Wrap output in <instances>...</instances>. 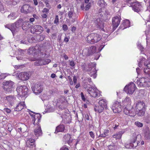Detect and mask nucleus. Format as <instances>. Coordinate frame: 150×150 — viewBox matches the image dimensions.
Instances as JSON below:
<instances>
[{
    "label": "nucleus",
    "mask_w": 150,
    "mask_h": 150,
    "mask_svg": "<svg viewBox=\"0 0 150 150\" xmlns=\"http://www.w3.org/2000/svg\"><path fill=\"white\" fill-rule=\"evenodd\" d=\"M82 70L86 71L90 76L95 79L97 76V70L96 69V64L94 63H89L86 65L85 63H82L81 65Z\"/></svg>",
    "instance_id": "nucleus-1"
},
{
    "label": "nucleus",
    "mask_w": 150,
    "mask_h": 150,
    "mask_svg": "<svg viewBox=\"0 0 150 150\" xmlns=\"http://www.w3.org/2000/svg\"><path fill=\"white\" fill-rule=\"evenodd\" d=\"M101 39V36L98 33H92L87 37L88 42L93 44L97 43L100 41Z\"/></svg>",
    "instance_id": "nucleus-2"
},
{
    "label": "nucleus",
    "mask_w": 150,
    "mask_h": 150,
    "mask_svg": "<svg viewBox=\"0 0 150 150\" xmlns=\"http://www.w3.org/2000/svg\"><path fill=\"white\" fill-rule=\"evenodd\" d=\"M145 105L143 101H138L136 103L135 108L137 111H138V115L142 116L144 114V108Z\"/></svg>",
    "instance_id": "nucleus-3"
},
{
    "label": "nucleus",
    "mask_w": 150,
    "mask_h": 150,
    "mask_svg": "<svg viewBox=\"0 0 150 150\" xmlns=\"http://www.w3.org/2000/svg\"><path fill=\"white\" fill-rule=\"evenodd\" d=\"M137 83L140 87H149L150 86V79L142 77L137 80Z\"/></svg>",
    "instance_id": "nucleus-4"
},
{
    "label": "nucleus",
    "mask_w": 150,
    "mask_h": 150,
    "mask_svg": "<svg viewBox=\"0 0 150 150\" xmlns=\"http://www.w3.org/2000/svg\"><path fill=\"white\" fill-rule=\"evenodd\" d=\"M37 50L35 47H30L28 50V53L30 55L33 56L29 58V60L31 61H35L37 59L38 55H37Z\"/></svg>",
    "instance_id": "nucleus-5"
},
{
    "label": "nucleus",
    "mask_w": 150,
    "mask_h": 150,
    "mask_svg": "<svg viewBox=\"0 0 150 150\" xmlns=\"http://www.w3.org/2000/svg\"><path fill=\"white\" fill-rule=\"evenodd\" d=\"M28 88L25 86H18L16 89L18 95L20 96H25L28 93Z\"/></svg>",
    "instance_id": "nucleus-6"
},
{
    "label": "nucleus",
    "mask_w": 150,
    "mask_h": 150,
    "mask_svg": "<svg viewBox=\"0 0 150 150\" xmlns=\"http://www.w3.org/2000/svg\"><path fill=\"white\" fill-rule=\"evenodd\" d=\"M2 88L7 93L11 92L13 88L14 83L11 81H6L3 83Z\"/></svg>",
    "instance_id": "nucleus-7"
},
{
    "label": "nucleus",
    "mask_w": 150,
    "mask_h": 150,
    "mask_svg": "<svg viewBox=\"0 0 150 150\" xmlns=\"http://www.w3.org/2000/svg\"><path fill=\"white\" fill-rule=\"evenodd\" d=\"M131 0H127L128 3H129L130 1ZM128 5L129 6H131L132 8V9L134 11L137 12H139L141 10L142 7L141 5L138 2L130 3L128 4Z\"/></svg>",
    "instance_id": "nucleus-8"
},
{
    "label": "nucleus",
    "mask_w": 150,
    "mask_h": 150,
    "mask_svg": "<svg viewBox=\"0 0 150 150\" xmlns=\"http://www.w3.org/2000/svg\"><path fill=\"white\" fill-rule=\"evenodd\" d=\"M86 90L91 97L95 98L98 95L99 91L95 87H89L86 89Z\"/></svg>",
    "instance_id": "nucleus-9"
},
{
    "label": "nucleus",
    "mask_w": 150,
    "mask_h": 150,
    "mask_svg": "<svg viewBox=\"0 0 150 150\" xmlns=\"http://www.w3.org/2000/svg\"><path fill=\"white\" fill-rule=\"evenodd\" d=\"M94 24L93 25V26L92 27L91 29L92 30H94L98 29H100L101 30H104L103 27L104 24L102 21H101L100 18H98L97 19L94 21Z\"/></svg>",
    "instance_id": "nucleus-10"
},
{
    "label": "nucleus",
    "mask_w": 150,
    "mask_h": 150,
    "mask_svg": "<svg viewBox=\"0 0 150 150\" xmlns=\"http://www.w3.org/2000/svg\"><path fill=\"white\" fill-rule=\"evenodd\" d=\"M136 88V87L135 84L132 82L125 87L124 90L127 93L132 94Z\"/></svg>",
    "instance_id": "nucleus-11"
},
{
    "label": "nucleus",
    "mask_w": 150,
    "mask_h": 150,
    "mask_svg": "<svg viewBox=\"0 0 150 150\" xmlns=\"http://www.w3.org/2000/svg\"><path fill=\"white\" fill-rule=\"evenodd\" d=\"M34 10V8L30 5L25 4L23 5L21 9V12L25 14L30 13Z\"/></svg>",
    "instance_id": "nucleus-12"
},
{
    "label": "nucleus",
    "mask_w": 150,
    "mask_h": 150,
    "mask_svg": "<svg viewBox=\"0 0 150 150\" xmlns=\"http://www.w3.org/2000/svg\"><path fill=\"white\" fill-rule=\"evenodd\" d=\"M98 16L100 18H103L102 19L105 20L110 18V15L108 11L104 9H100L99 11Z\"/></svg>",
    "instance_id": "nucleus-13"
},
{
    "label": "nucleus",
    "mask_w": 150,
    "mask_h": 150,
    "mask_svg": "<svg viewBox=\"0 0 150 150\" xmlns=\"http://www.w3.org/2000/svg\"><path fill=\"white\" fill-rule=\"evenodd\" d=\"M112 109L115 113L121 112L122 110V108L120 103L118 101L115 102L113 104Z\"/></svg>",
    "instance_id": "nucleus-14"
},
{
    "label": "nucleus",
    "mask_w": 150,
    "mask_h": 150,
    "mask_svg": "<svg viewBox=\"0 0 150 150\" xmlns=\"http://www.w3.org/2000/svg\"><path fill=\"white\" fill-rule=\"evenodd\" d=\"M143 63L144 64V66L150 68V58L146 59L145 58L141 57L139 63V67H142Z\"/></svg>",
    "instance_id": "nucleus-15"
},
{
    "label": "nucleus",
    "mask_w": 150,
    "mask_h": 150,
    "mask_svg": "<svg viewBox=\"0 0 150 150\" xmlns=\"http://www.w3.org/2000/svg\"><path fill=\"white\" fill-rule=\"evenodd\" d=\"M121 17L120 16H116L112 18V22L114 28H116L120 23Z\"/></svg>",
    "instance_id": "nucleus-16"
},
{
    "label": "nucleus",
    "mask_w": 150,
    "mask_h": 150,
    "mask_svg": "<svg viewBox=\"0 0 150 150\" xmlns=\"http://www.w3.org/2000/svg\"><path fill=\"white\" fill-rule=\"evenodd\" d=\"M83 87L86 89L87 88L91 86L90 85L92 83L91 78L89 77H86L83 80Z\"/></svg>",
    "instance_id": "nucleus-17"
},
{
    "label": "nucleus",
    "mask_w": 150,
    "mask_h": 150,
    "mask_svg": "<svg viewBox=\"0 0 150 150\" xmlns=\"http://www.w3.org/2000/svg\"><path fill=\"white\" fill-rule=\"evenodd\" d=\"M124 113L130 116H132L134 115V109L132 108L125 107L124 110Z\"/></svg>",
    "instance_id": "nucleus-18"
},
{
    "label": "nucleus",
    "mask_w": 150,
    "mask_h": 150,
    "mask_svg": "<svg viewBox=\"0 0 150 150\" xmlns=\"http://www.w3.org/2000/svg\"><path fill=\"white\" fill-rule=\"evenodd\" d=\"M125 132V130H122L112 135V137L116 140L120 139L121 138L122 135Z\"/></svg>",
    "instance_id": "nucleus-19"
},
{
    "label": "nucleus",
    "mask_w": 150,
    "mask_h": 150,
    "mask_svg": "<svg viewBox=\"0 0 150 150\" xmlns=\"http://www.w3.org/2000/svg\"><path fill=\"white\" fill-rule=\"evenodd\" d=\"M68 15L69 18L72 22H74L75 21L77 17L75 13L72 11H69L68 13Z\"/></svg>",
    "instance_id": "nucleus-20"
},
{
    "label": "nucleus",
    "mask_w": 150,
    "mask_h": 150,
    "mask_svg": "<svg viewBox=\"0 0 150 150\" xmlns=\"http://www.w3.org/2000/svg\"><path fill=\"white\" fill-rule=\"evenodd\" d=\"M19 76L21 79L23 81L28 80L30 76L28 73L27 72H22L20 74Z\"/></svg>",
    "instance_id": "nucleus-21"
},
{
    "label": "nucleus",
    "mask_w": 150,
    "mask_h": 150,
    "mask_svg": "<svg viewBox=\"0 0 150 150\" xmlns=\"http://www.w3.org/2000/svg\"><path fill=\"white\" fill-rule=\"evenodd\" d=\"M25 106V105L24 102H20L15 108V110L16 111H20Z\"/></svg>",
    "instance_id": "nucleus-22"
},
{
    "label": "nucleus",
    "mask_w": 150,
    "mask_h": 150,
    "mask_svg": "<svg viewBox=\"0 0 150 150\" xmlns=\"http://www.w3.org/2000/svg\"><path fill=\"white\" fill-rule=\"evenodd\" d=\"M64 141L69 144L71 143L73 139L71 138V135L67 134L64 135Z\"/></svg>",
    "instance_id": "nucleus-23"
},
{
    "label": "nucleus",
    "mask_w": 150,
    "mask_h": 150,
    "mask_svg": "<svg viewBox=\"0 0 150 150\" xmlns=\"http://www.w3.org/2000/svg\"><path fill=\"white\" fill-rule=\"evenodd\" d=\"M51 60L48 59H38V65H46L49 64L51 62Z\"/></svg>",
    "instance_id": "nucleus-24"
},
{
    "label": "nucleus",
    "mask_w": 150,
    "mask_h": 150,
    "mask_svg": "<svg viewBox=\"0 0 150 150\" xmlns=\"http://www.w3.org/2000/svg\"><path fill=\"white\" fill-rule=\"evenodd\" d=\"M29 22H24L23 23L22 28L23 30H27L31 27Z\"/></svg>",
    "instance_id": "nucleus-25"
},
{
    "label": "nucleus",
    "mask_w": 150,
    "mask_h": 150,
    "mask_svg": "<svg viewBox=\"0 0 150 150\" xmlns=\"http://www.w3.org/2000/svg\"><path fill=\"white\" fill-rule=\"evenodd\" d=\"M137 146V143H135V144L132 142L126 143L125 144V147L127 149H131L133 147H136Z\"/></svg>",
    "instance_id": "nucleus-26"
},
{
    "label": "nucleus",
    "mask_w": 150,
    "mask_h": 150,
    "mask_svg": "<svg viewBox=\"0 0 150 150\" xmlns=\"http://www.w3.org/2000/svg\"><path fill=\"white\" fill-rule=\"evenodd\" d=\"M65 130V127L64 125H60L56 128L55 133L63 132Z\"/></svg>",
    "instance_id": "nucleus-27"
},
{
    "label": "nucleus",
    "mask_w": 150,
    "mask_h": 150,
    "mask_svg": "<svg viewBox=\"0 0 150 150\" xmlns=\"http://www.w3.org/2000/svg\"><path fill=\"white\" fill-rule=\"evenodd\" d=\"M96 47L95 46H91L88 49V55L92 54L95 53L96 52Z\"/></svg>",
    "instance_id": "nucleus-28"
},
{
    "label": "nucleus",
    "mask_w": 150,
    "mask_h": 150,
    "mask_svg": "<svg viewBox=\"0 0 150 150\" xmlns=\"http://www.w3.org/2000/svg\"><path fill=\"white\" fill-rule=\"evenodd\" d=\"M99 104L103 107L104 108H106L107 107V101L106 100L103 99L100 100L99 101Z\"/></svg>",
    "instance_id": "nucleus-29"
},
{
    "label": "nucleus",
    "mask_w": 150,
    "mask_h": 150,
    "mask_svg": "<svg viewBox=\"0 0 150 150\" xmlns=\"http://www.w3.org/2000/svg\"><path fill=\"white\" fill-rule=\"evenodd\" d=\"M140 135L136 136V134H134L131 137L130 139V142H132V143L135 144V143H137V142H136L137 137H140Z\"/></svg>",
    "instance_id": "nucleus-30"
},
{
    "label": "nucleus",
    "mask_w": 150,
    "mask_h": 150,
    "mask_svg": "<svg viewBox=\"0 0 150 150\" xmlns=\"http://www.w3.org/2000/svg\"><path fill=\"white\" fill-rule=\"evenodd\" d=\"M104 109V108L103 107L100 105H99L96 106L94 107L95 111L99 113H101L102 112Z\"/></svg>",
    "instance_id": "nucleus-31"
},
{
    "label": "nucleus",
    "mask_w": 150,
    "mask_h": 150,
    "mask_svg": "<svg viewBox=\"0 0 150 150\" xmlns=\"http://www.w3.org/2000/svg\"><path fill=\"white\" fill-rule=\"evenodd\" d=\"M35 142V140L33 138L29 139L26 142V145L27 146H32L33 145Z\"/></svg>",
    "instance_id": "nucleus-32"
},
{
    "label": "nucleus",
    "mask_w": 150,
    "mask_h": 150,
    "mask_svg": "<svg viewBox=\"0 0 150 150\" xmlns=\"http://www.w3.org/2000/svg\"><path fill=\"white\" fill-rule=\"evenodd\" d=\"M10 30L11 31L13 34V35L14 33L18 31L19 30L18 29V28L16 27V26L13 23L11 24Z\"/></svg>",
    "instance_id": "nucleus-33"
},
{
    "label": "nucleus",
    "mask_w": 150,
    "mask_h": 150,
    "mask_svg": "<svg viewBox=\"0 0 150 150\" xmlns=\"http://www.w3.org/2000/svg\"><path fill=\"white\" fill-rule=\"evenodd\" d=\"M22 22L23 20L22 19H19L14 23L16 27L18 28V30L21 28L22 25Z\"/></svg>",
    "instance_id": "nucleus-34"
},
{
    "label": "nucleus",
    "mask_w": 150,
    "mask_h": 150,
    "mask_svg": "<svg viewBox=\"0 0 150 150\" xmlns=\"http://www.w3.org/2000/svg\"><path fill=\"white\" fill-rule=\"evenodd\" d=\"M98 4L99 6L103 8L106 6L107 5L104 0H98Z\"/></svg>",
    "instance_id": "nucleus-35"
},
{
    "label": "nucleus",
    "mask_w": 150,
    "mask_h": 150,
    "mask_svg": "<svg viewBox=\"0 0 150 150\" xmlns=\"http://www.w3.org/2000/svg\"><path fill=\"white\" fill-rule=\"evenodd\" d=\"M68 115H69L67 116V117H65V116L64 115L62 116V118L63 119V120H64L66 123H69V122L71 121L70 118H71V116L69 114H68Z\"/></svg>",
    "instance_id": "nucleus-36"
},
{
    "label": "nucleus",
    "mask_w": 150,
    "mask_h": 150,
    "mask_svg": "<svg viewBox=\"0 0 150 150\" xmlns=\"http://www.w3.org/2000/svg\"><path fill=\"white\" fill-rule=\"evenodd\" d=\"M131 102V99L129 97H127L123 101V103L124 104L126 105V104H130Z\"/></svg>",
    "instance_id": "nucleus-37"
},
{
    "label": "nucleus",
    "mask_w": 150,
    "mask_h": 150,
    "mask_svg": "<svg viewBox=\"0 0 150 150\" xmlns=\"http://www.w3.org/2000/svg\"><path fill=\"white\" fill-rule=\"evenodd\" d=\"M145 138L146 139H149L150 138L149 130L148 129H146L144 133Z\"/></svg>",
    "instance_id": "nucleus-38"
},
{
    "label": "nucleus",
    "mask_w": 150,
    "mask_h": 150,
    "mask_svg": "<svg viewBox=\"0 0 150 150\" xmlns=\"http://www.w3.org/2000/svg\"><path fill=\"white\" fill-rule=\"evenodd\" d=\"M15 99V98L13 96H9L6 97V99L10 102H12Z\"/></svg>",
    "instance_id": "nucleus-39"
},
{
    "label": "nucleus",
    "mask_w": 150,
    "mask_h": 150,
    "mask_svg": "<svg viewBox=\"0 0 150 150\" xmlns=\"http://www.w3.org/2000/svg\"><path fill=\"white\" fill-rule=\"evenodd\" d=\"M8 17L10 20H14L16 18L17 16L15 15V13L12 12L8 15Z\"/></svg>",
    "instance_id": "nucleus-40"
},
{
    "label": "nucleus",
    "mask_w": 150,
    "mask_h": 150,
    "mask_svg": "<svg viewBox=\"0 0 150 150\" xmlns=\"http://www.w3.org/2000/svg\"><path fill=\"white\" fill-rule=\"evenodd\" d=\"M65 102L64 98V96H61L57 100V105L63 103Z\"/></svg>",
    "instance_id": "nucleus-41"
},
{
    "label": "nucleus",
    "mask_w": 150,
    "mask_h": 150,
    "mask_svg": "<svg viewBox=\"0 0 150 150\" xmlns=\"http://www.w3.org/2000/svg\"><path fill=\"white\" fill-rule=\"evenodd\" d=\"M30 31L31 33H35L36 32L38 31V25H35L32 27L31 28Z\"/></svg>",
    "instance_id": "nucleus-42"
},
{
    "label": "nucleus",
    "mask_w": 150,
    "mask_h": 150,
    "mask_svg": "<svg viewBox=\"0 0 150 150\" xmlns=\"http://www.w3.org/2000/svg\"><path fill=\"white\" fill-rule=\"evenodd\" d=\"M37 84H33L32 85L31 87L32 91L34 93L36 94V95H37V93H38V90L36 88V87L37 86Z\"/></svg>",
    "instance_id": "nucleus-43"
},
{
    "label": "nucleus",
    "mask_w": 150,
    "mask_h": 150,
    "mask_svg": "<svg viewBox=\"0 0 150 150\" xmlns=\"http://www.w3.org/2000/svg\"><path fill=\"white\" fill-rule=\"evenodd\" d=\"M66 102H64L63 103H60L59 104H57V105L58 106V107L61 109H63L66 108Z\"/></svg>",
    "instance_id": "nucleus-44"
},
{
    "label": "nucleus",
    "mask_w": 150,
    "mask_h": 150,
    "mask_svg": "<svg viewBox=\"0 0 150 150\" xmlns=\"http://www.w3.org/2000/svg\"><path fill=\"white\" fill-rule=\"evenodd\" d=\"M31 112V113L30 112L29 113H30V115L31 116H32V117H33V119L32 120V122H33V124H34V125H36L37 123H36L35 122V121L36 120V119H35V115H33V114H32V113H33V114H35V113L33 112Z\"/></svg>",
    "instance_id": "nucleus-45"
},
{
    "label": "nucleus",
    "mask_w": 150,
    "mask_h": 150,
    "mask_svg": "<svg viewBox=\"0 0 150 150\" xmlns=\"http://www.w3.org/2000/svg\"><path fill=\"white\" fill-rule=\"evenodd\" d=\"M144 72L145 74L147 75L150 76V68H144Z\"/></svg>",
    "instance_id": "nucleus-46"
},
{
    "label": "nucleus",
    "mask_w": 150,
    "mask_h": 150,
    "mask_svg": "<svg viewBox=\"0 0 150 150\" xmlns=\"http://www.w3.org/2000/svg\"><path fill=\"white\" fill-rule=\"evenodd\" d=\"M38 136L42 135V133L41 129V127L40 125L38 124Z\"/></svg>",
    "instance_id": "nucleus-47"
},
{
    "label": "nucleus",
    "mask_w": 150,
    "mask_h": 150,
    "mask_svg": "<svg viewBox=\"0 0 150 150\" xmlns=\"http://www.w3.org/2000/svg\"><path fill=\"white\" fill-rule=\"evenodd\" d=\"M125 23H124V25L126 26L125 28L127 27H129L130 26V22L128 20H126L125 21Z\"/></svg>",
    "instance_id": "nucleus-48"
},
{
    "label": "nucleus",
    "mask_w": 150,
    "mask_h": 150,
    "mask_svg": "<svg viewBox=\"0 0 150 150\" xmlns=\"http://www.w3.org/2000/svg\"><path fill=\"white\" fill-rule=\"evenodd\" d=\"M4 112H5L7 114H10L11 112V110L8 108H5L4 109Z\"/></svg>",
    "instance_id": "nucleus-49"
},
{
    "label": "nucleus",
    "mask_w": 150,
    "mask_h": 150,
    "mask_svg": "<svg viewBox=\"0 0 150 150\" xmlns=\"http://www.w3.org/2000/svg\"><path fill=\"white\" fill-rule=\"evenodd\" d=\"M91 3H89L87 5H86L85 7V10L86 11H87L91 7Z\"/></svg>",
    "instance_id": "nucleus-50"
},
{
    "label": "nucleus",
    "mask_w": 150,
    "mask_h": 150,
    "mask_svg": "<svg viewBox=\"0 0 150 150\" xmlns=\"http://www.w3.org/2000/svg\"><path fill=\"white\" fill-rule=\"evenodd\" d=\"M43 89V86L42 85H40L39 87H38V93H40L41 92Z\"/></svg>",
    "instance_id": "nucleus-51"
},
{
    "label": "nucleus",
    "mask_w": 150,
    "mask_h": 150,
    "mask_svg": "<svg viewBox=\"0 0 150 150\" xmlns=\"http://www.w3.org/2000/svg\"><path fill=\"white\" fill-rule=\"evenodd\" d=\"M59 18L58 15H56L55 16V20H54V23L56 25L58 24Z\"/></svg>",
    "instance_id": "nucleus-52"
},
{
    "label": "nucleus",
    "mask_w": 150,
    "mask_h": 150,
    "mask_svg": "<svg viewBox=\"0 0 150 150\" xmlns=\"http://www.w3.org/2000/svg\"><path fill=\"white\" fill-rule=\"evenodd\" d=\"M135 123L136 126L139 127H142L143 126L142 123L139 122H135Z\"/></svg>",
    "instance_id": "nucleus-53"
},
{
    "label": "nucleus",
    "mask_w": 150,
    "mask_h": 150,
    "mask_svg": "<svg viewBox=\"0 0 150 150\" xmlns=\"http://www.w3.org/2000/svg\"><path fill=\"white\" fill-rule=\"evenodd\" d=\"M20 1V0H13L11 4L13 5H15L19 2Z\"/></svg>",
    "instance_id": "nucleus-54"
},
{
    "label": "nucleus",
    "mask_w": 150,
    "mask_h": 150,
    "mask_svg": "<svg viewBox=\"0 0 150 150\" xmlns=\"http://www.w3.org/2000/svg\"><path fill=\"white\" fill-rule=\"evenodd\" d=\"M108 148L110 150H115V146L110 145L108 146Z\"/></svg>",
    "instance_id": "nucleus-55"
},
{
    "label": "nucleus",
    "mask_w": 150,
    "mask_h": 150,
    "mask_svg": "<svg viewBox=\"0 0 150 150\" xmlns=\"http://www.w3.org/2000/svg\"><path fill=\"white\" fill-rule=\"evenodd\" d=\"M4 8L2 4H0V11L1 12H4Z\"/></svg>",
    "instance_id": "nucleus-56"
},
{
    "label": "nucleus",
    "mask_w": 150,
    "mask_h": 150,
    "mask_svg": "<svg viewBox=\"0 0 150 150\" xmlns=\"http://www.w3.org/2000/svg\"><path fill=\"white\" fill-rule=\"evenodd\" d=\"M43 29L42 27L38 25V32H40V33L43 31Z\"/></svg>",
    "instance_id": "nucleus-57"
},
{
    "label": "nucleus",
    "mask_w": 150,
    "mask_h": 150,
    "mask_svg": "<svg viewBox=\"0 0 150 150\" xmlns=\"http://www.w3.org/2000/svg\"><path fill=\"white\" fill-rule=\"evenodd\" d=\"M40 38L39 39V41H42L44 40L45 38V36L43 35H41L40 36Z\"/></svg>",
    "instance_id": "nucleus-58"
},
{
    "label": "nucleus",
    "mask_w": 150,
    "mask_h": 150,
    "mask_svg": "<svg viewBox=\"0 0 150 150\" xmlns=\"http://www.w3.org/2000/svg\"><path fill=\"white\" fill-rule=\"evenodd\" d=\"M49 11V10L47 8H44L42 11V12L43 13H48Z\"/></svg>",
    "instance_id": "nucleus-59"
},
{
    "label": "nucleus",
    "mask_w": 150,
    "mask_h": 150,
    "mask_svg": "<svg viewBox=\"0 0 150 150\" xmlns=\"http://www.w3.org/2000/svg\"><path fill=\"white\" fill-rule=\"evenodd\" d=\"M63 30L64 31H66L68 29V27L66 25L64 24L62 25Z\"/></svg>",
    "instance_id": "nucleus-60"
},
{
    "label": "nucleus",
    "mask_w": 150,
    "mask_h": 150,
    "mask_svg": "<svg viewBox=\"0 0 150 150\" xmlns=\"http://www.w3.org/2000/svg\"><path fill=\"white\" fill-rule=\"evenodd\" d=\"M69 64L71 66L73 67L74 66L75 64L74 61L73 60H72L70 61Z\"/></svg>",
    "instance_id": "nucleus-61"
},
{
    "label": "nucleus",
    "mask_w": 150,
    "mask_h": 150,
    "mask_svg": "<svg viewBox=\"0 0 150 150\" xmlns=\"http://www.w3.org/2000/svg\"><path fill=\"white\" fill-rule=\"evenodd\" d=\"M57 36V34L56 33H54L52 34L51 36V37L52 39H55Z\"/></svg>",
    "instance_id": "nucleus-62"
},
{
    "label": "nucleus",
    "mask_w": 150,
    "mask_h": 150,
    "mask_svg": "<svg viewBox=\"0 0 150 150\" xmlns=\"http://www.w3.org/2000/svg\"><path fill=\"white\" fill-rule=\"evenodd\" d=\"M109 132V131L108 129L105 130L104 132V134L106 136H107Z\"/></svg>",
    "instance_id": "nucleus-63"
},
{
    "label": "nucleus",
    "mask_w": 150,
    "mask_h": 150,
    "mask_svg": "<svg viewBox=\"0 0 150 150\" xmlns=\"http://www.w3.org/2000/svg\"><path fill=\"white\" fill-rule=\"evenodd\" d=\"M73 81L74 84H76L77 81V78L76 76H74L73 77Z\"/></svg>",
    "instance_id": "nucleus-64"
}]
</instances>
